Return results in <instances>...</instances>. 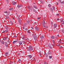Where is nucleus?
I'll return each mask as SVG.
<instances>
[{
  "label": "nucleus",
  "mask_w": 64,
  "mask_h": 64,
  "mask_svg": "<svg viewBox=\"0 0 64 64\" xmlns=\"http://www.w3.org/2000/svg\"><path fill=\"white\" fill-rule=\"evenodd\" d=\"M28 33L30 34L31 32H28Z\"/></svg>",
  "instance_id": "36"
},
{
  "label": "nucleus",
  "mask_w": 64,
  "mask_h": 64,
  "mask_svg": "<svg viewBox=\"0 0 64 64\" xmlns=\"http://www.w3.org/2000/svg\"><path fill=\"white\" fill-rule=\"evenodd\" d=\"M6 1H8V0H6Z\"/></svg>",
  "instance_id": "59"
},
{
  "label": "nucleus",
  "mask_w": 64,
  "mask_h": 64,
  "mask_svg": "<svg viewBox=\"0 0 64 64\" xmlns=\"http://www.w3.org/2000/svg\"><path fill=\"white\" fill-rule=\"evenodd\" d=\"M35 29L36 30H37V31H38L39 30V28L37 27H36Z\"/></svg>",
  "instance_id": "6"
},
{
  "label": "nucleus",
  "mask_w": 64,
  "mask_h": 64,
  "mask_svg": "<svg viewBox=\"0 0 64 64\" xmlns=\"http://www.w3.org/2000/svg\"><path fill=\"white\" fill-rule=\"evenodd\" d=\"M22 42L23 43V44H24V42Z\"/></svg>",
  "instance_id": "52"
},
{
  "label": "nucleus",
  "mask_w": 64,
  "mask_h": 64,
  "mask_svg": "<svg viewBox=\"0 0 64 64\" xmlns=\"http://www.w3.org/2000/svg\"><path fill=\"white\" fill-rule=\"evenodd\" d=\"M25 30H26V31H28V29H27V28H26Z\"/></svg>",
  "instance_id": "31"
},
{
  "label": "nucleus",
  "mask_w": 64,
  "mask_h": 64,
  "mask_svg": "<svg viewBox=\"0 0 64 64\" xmlns=\"http://www.w3.org/2000/svg\"><path fill=\"white\" fill-rule=\"evenodd\" d=\"M58 4H59L58 3V2H57L56 3L57 5H58Z\"/></svg>",
  "instance_id": "43"
},
{
  "label": "nucleus",
  "mask_w": 64,
  "mask_h": 64,
  "mask_svg": "<svg viewBox=\"0 0 64 64\" xmlns=\"http://www.w3.org/2000/svg\"><path fill=\"white\" fill-rule=\"evenodd\" d=\"M48 7H50H50H51V5L50 4H49L48 5Z\"/></svg>",
  "instance_id": "19"
},
{
  "label": "nucleus",
  "mask_w": 64,
  "mask_h": 64,
  "mask_svg": "<svg viewBox=\"0 0 64 64\" xmlns=\"http://www.w3.org/2000/svg\"><path fill=\"white\" fill-rule=\"evenodd\" d=\"M5 31H6V30H5V31H4L3 32H4H4H5Z\"/></svg>",
  "instance_id": "48"
},
{
  "label": "nucleus",
  "mask_w": 64,
  "mask_h": 64,
  "mask_svg": "<svg viewBox=\"0 0 64 64\" xmlns=\"http://www.w3.org/2000/svg\"><path fill=\"white\" fill-rule=\"evenodd\" d=\"M6 29H8V28H6Z\"/></svg>",
  "instance_id": "44"
},
{
  "label": "nucleus",
  "mask_w": 64,
  "mask_h": 64,
  "mask_svg": "<svg viewBox=\"0 0 64 64\" xmlns=\"http://www.w3.org/2000/svg\"><path fill=\"white\" fill-rule=\"evenodd\" d=\"M60 3H62V4H64V2H61V0H60Z\"/></svg>",
  "instance_id": "12"
},
{
  "label": "nucleus",
  "mask_w": 64,
  "mask_h": 64,
  "mask_svg": "<svg viewBox=\"0 0 64 64\" xmlns=\"http://www.w3.org/2000/svg\"><path fill=\"white\" fill-rule=\"evenodd\" d=\"M19 43L20 45H21L22 44V42H19Z\"/></svg>",
  "instance_id": "13"
},
{
  "label": "nucleus",
  "mask_w": 64,
  "mask_h": 64,
  "mask_svg": "<svg viewBox=\"0 0 64 64\" xmlns=\"http://www.w3.org/2000/svg\"><path fill=\"white\" fill-rule=\"evenodd\" d=\"M18 61L19 62H20L21 61V60L20 59H19Z\"/></svg>",
  "instance_id": "26"
},
{
  "label": "nucleus",
  "mask_w": 64,
  "mask_h": 64,
  "mask_svg": "<svg viewBox=\"0 0 64 64\" xmlns=\"http://www.w3.org/2000/svg\"><path fill=\"white\" fill-rule=\"evenodd\" d=\"M4 13H6V14H7L8 13V12H7V11L4 12Z\"/></svg>",
  "instance_id": "23"
},
{
  "label": "nucleus",
  "mask_w": 64,
  "mask_h": 64,
  "mask_svg": "<svg viewBox=\"0 0 64 64\" xmlns=\"http://www.w3.org/2000/svg\"><path fill=\"white\" fill-rule=\"evenodd\" d=\"M60 41H61V39H60Z\"/></svg>",
  "instance_id": "62"
},
{
  "label": "nucleus",
  "mask_w": 64,
  "mask_h": 64,
  "mask_svg": "<svg viewBox=\"0 0 64 64\" xmlns=\"http://www.w3.org/2000/svg\"><path fill=\"white\" fill-rule=\"evenodd\" d=\"M57 21H59V18H57Z\"/></svg>",
  "instance_id": "39"
},
{
  "label": "nucleus",
  "mask_w": 64,
  "mask_h": 64,
  "mask_svg": "<svg viewBox=\"0 0 64 64\" xmlns=\"http://www.w3.org/2000/svg\"><path fill=\"white\" fill-rule=\"evenodd\" d=\"M12 62V64L13 63V62Z\"/></svg>",
  "instance_id": "47"
},
{
  "label": "nucleus",
  "mask_w": 64,
  "mask_h": 64,
  "mask_svg": "<svg viewBox=\"0 0 64 64\" xmlns=\"http://www.w3.org/2000/svg\"><path fill=\"white\" fill-rule=\"evenodd\" d=\"M51 38H52V39H54L55 38V37H54V36H51Z\"/></svg>",
  "instance_id": "16"
},
{
  "label": "nucleus",
  "mask_w": 64,
  "mask_h": 64,
  "mask_svg": "<svg viewBox=\"0 0 64 64\" xmlns=\"http://www.w3.org/2000/svg\"><path fill=\"white\" fill-rule=\"evenodd\" d=\"M12 3L14 5H15L16 4V2H12Z\"/></svg>",
  "instance_id": "7"
},
{
  "label": "nucleus",
  "mask_w": 64,
  "mask_h": 64,
  "mask_svg": "<svg viewBox=\"0 0 64 64\" xmlns=\"http://www.w3.org/2000/svg\"><path fill=\"white\" fill-rule=\"evenodd\" d=\"M23 29H24V27H23Z\"/></svg>",
  "instance_id": "56"
},
{
  "label": "nucleus",
  "mask_w": 64,
  "mask_h": 64,
  "mask_svg": "<svg viewBox=\"0 0 64 64\" xmlns=\"http://www.w3.org/2000/svg\"><path fill=\"white\" fill-rule=\"evenodd\" d=\"M28 51H32L33 50V47L31 46H30L29 48H28Z\"/></svg>",
  "instance_id": "1"
},
{
  "label": "nucleus",
  "mask_w": 64,
  "mask_h": 64,
  "mask_svg": "<svg viewBox=\"0 0 64 64\" xmlns=\"http://www.w3.org/2000/svg\"><path fill=\"white\" fill-rule=\"evenodd\" d=\"M28 57L29 58H32V56L31 55H28Z\"/></svg>",
  "instance_id": "11"
},
{
  "label": "nucleus",
  "mask_w": 64,
  "mask_h": 64,
  "mask_svg": "<svg viewBox=\"0 0 64 64\" xmlns=\"http://www.w3.org/2000/svg\"><path fill=\"white\" fill-rule=\"evenodd\" d=\"M52 45L53 46H55V44H52Z\"/></svg>",
  "instance_id": "34"
},
{
  "label": "nucleus",
  "mask_w": 64,
  "mask_h": 64,
  "mask_svg": "<svg viewBox=\"0 0 64 64\" xmlns=\"http://www.w3.org/2000/svg\"><path fill=\"white\" fill-rule=\"evenodd\" d=\"M43 26L44 27H46L45 26H44V25H43Z\"/></svg>",
  "instance_id": "37"
},
{
  "label": "nucleus",
  "mask_w": 64,
  "mask_h": 64,
  "mask_svg": "<svg viewBox=\"0 0 64 64\" xmlns=\"http://www.w3.org/2000/svg\"><path fill=\"white\" fill-rule=\"evenodd\" d=\"M8 44H9V41H8Z\"/></svg>",
  "instance_id": "51"
},
{
  "label": "nucleus",
  "mask_w": 64,
  "mask_h": 64,
  "mask_svg": "<svg viewBox=\"0 0 64 64\" xmlns=\"http://www.w3.org/2000/svg\"><path fill=\"white\" fill-rule=\"evenodd\" d=\"M62 24H64V21L62 23Z\"/></svg>",
  "instance_id": "50"
},
{
  "label": "nucleus",
  "mask_w": 64,
  "mask_h": 64,
  "mask_svg": "<svg viewBox=\"0 0 64 64\" xmlns=\"http://www.w3.org/2000/svg\"><path fill=\"white\" fill-rule=\"evenodd\" d=\"M50 48V49H52V47Z\"/></svg>",
  "instance_id": "53"
},
{
  "label": "nucleus",
  "mask_w": 64,
  "mask_h": 64,
  "mask_svg": "<svg viewBox=\"0 0 64 64\" xmlns=\"http://www.w3.org/2000/svg\"><path fill=\"white\" fill-rule=\"evenodd\" d=\"M42 23L43 25H44V24H45V22L44 21L42 22Z\"/></svg>",
  "instance_id": "10"
},
{
  "label": "nucleus",
  "mask_w": 64,
  "mask_h": 64,
  "mask_svg": "<svg viewBox=\"0 0 64 64\" xmlns=\"http://www.w3.org/2000/svg\"><path fill=\"white\" fill-rule=\"evenodd\" d=\"M63 20H61V22H63Z\"/></svg>",
  "instance_id": "35"
},
{
  "label": "nucleus",
  "mask_w": 64,
  "mask_h": 64,
  "mask_svg": "<svg viewBox=\"0 0 64 64\" xmlns=\"http://www.w3.org/2000/svg\"><path fill=\"white\" fill-rule=\"evenodd\" d=\"M59 36V34H58L57 36Z\"/></svg>",
  "instance_id": "54"
},
{
  "label": "nucleus",
  "mask_w": 64,
  "mask_h": 64,
  "mask_svg": "<svg viewBox=\"0 0 64 64\" xmlns=\"http://www.w3.org/2000/svg\"><path fill=\"white\" fill-rule=\"evenodd\" d=\"M35 23H36V22H34V24H35Z\"/></svg>",
  "instance_id": "60"
},
{
  "label": "nucleus",
  "mask_w": 64,
  "mask_h": 64,
  "mask_svg": "<svg viewBox=\"0 0 64 64\" xmlns=\"http://www.w3.org/2000/svg\"><path fill=\"white\" fill-rule=\"evenodd\" d=\"M6 39V37H4V38H3V40H5V39Z\"/></svg>",
  "instance_id": "20"
},
{
  "label": "nucleus",
  "mask_w": 64,
  "mask_h": 64,
  "mask_svg": "<svg viewBox=\"0 0 64 64\" xmlns=\"http://www.w3.org/2000/svg\"><path fill=\"white\" fill-rule=\"evenodd\" d=\"M53 9L54 10H55V8L54 7H53Z\"/></svg>",
  "instance_id": "27"
},
{
  "label": "nucleus",
  "mask_w": 64,
  "mask_h": 64,
  "mask_svg": "<svg viewBox=\"0 0 64 64\" xmlns=\"http://www.w3.org/2000/svg\"><path fill=\"white\" fill-rule=\"evenodd\" d=\"M52 42H53L54 43L55 42V41L54 40H53L52 41Z\"/></svg>",
  "instance_id": "30"
},
{
  "label": "nucleus",
  "mask_w": 64,
  "mask_h": 64,
  "mask_svg": "<svg viewBox=\"0 0 64 64\" xmlns=\"http://www.w3.org/2000/svg\"><path fill=\"white\" fill-rule=\"evenodd\" d=\"M34 60H35V58H34Z\"/></svg>",
  "instance_id": "57"
},
{
  "label": "nucleus",
  "mask_w": 64,
  "mask_h": 64,
  "mask_svg": "<svg viewBox=\"0 0 64 64\" xmlns=\"http://www.w3.org/2000/svg\"><path fill=\"white\" fill-rule=\"evenodd\" d=\"M13 8H10L9 9L10 10H13Z\"/></svg>",
  "instance_id": "18"
},
{
  "label": "nucleus",
  "mask_w": 64,
  "mask_h": 64,
  "mask_svg": "<svg viewBox=\"0 0 64 64\" xmlns=\"http://www.w3.org/2000/svg\"><path fill=\"white\" fill-rule=\"evenodd\" d=\"M35 40H37V36L35 34L33 36Z\"/></svg>",
  "instance_id": "2"
},
{
  "label": "nucleus",
  "mask_w": 64,
  "mask_h": 64,
  "mask_svg": "<svg viewBox=\"0 0 64 64\" xmlns=\"http://www.w3.org/2000/svg\"><path fill=\"white\" fill-rule=\"evenodd\" d=\"M1 43H2V44H4V42L3 41H2L1 42Z\"/></svg>",
  "instance_id": "15"
},
{
  "label": "nucleus",
  "mask_w": 64,
  "mask_h": 64,
  "mask_svg": "<svg viewBox=\"0 0 64 64\" xmlns=\"http://www.w3.org/2000/svg\"><path fill=\"white\" fill-rule=\"evenodd\" d=\"M17 42V41H14L13 42V44H14L15 43H16Z\"/></svg>",
  "instance_id": "14"
},
{
  "label": "nucleus",
  "mask_w": 64,
  "mask_h": 64,
  "mask_svg": "<svg viewBox=\"0 0 64 64\" xmlns=\"http://www.w3.org/2000/svg\"><path fill=\"white\" fill-rule=\"evenodd\" d=\"M0 25H1V23L0 22Z\"/></svg>",
  "instance_id": "63"
},
{
  "label": "nucleus",
  "mask_w": 64,
  "mask_h": 64,
  "mask_svg": "<svg viewBox=\"0 0 64 64\" xmlns=\"http://www.w3.org/2000/svg\"><path fill=\"white\" fill-rule=\"evenodd\" d=\"M22 5L21 4H19L17 6L18 8H19L20 7H22Z\"/></svg>",
  "instance_id": "4"
},
{
  "label": "nucleus",
  "mask_w": 64,
  "mask_h": 64,
  "mask_svg": "<svg viewBox=\"0 0 64 64\" xmlns=\"http://www.w3.org/2000/svg\"><path fill=\"white\" fill-rule=\"evenodd\" d=\"M1 39H0V42H1Z\"/></svg>",
  "instance_id": "55"
},
{
  "label": "nucleus",
  "mask_w": 64,
  "mask_h": 64,
  "mask_svg": "<svg viewBox=\"0 0 64 64\" xmlns=\"http://www.w3.org/2000/svg\"><path fill=\"white\" fill-rule=\"evenodd\" d=\"M48 63H47V62H45L44 63V64H48Z\"/></svg>",
  "instance_id": "32"
},
{
  "label": "nucleus",
  "mask_w": 64,
  "mask_h": 64,
  "mask_svg": "<svg viewBox=\"0 0 64 64\" xmlns=\"http://www.w3.org/2000/svg\"><path fill=\"white\" fill-rule=\"evenodd\" d=\"M22 39H23V37H22Z\"/></svg>",
  "instance_id": "64"
},
{
  "label": "nucleus",
  "mask_w": 64,
  "mask_h": 64,
  "mask_svg": "<svg viewBox=\"0 0 64 64\" xmlns=\"http://www.w3.org/2000/svg\"><path fill=\"white\" fill-rule=\"evenodd\" d=\"M62 46H60V48H62Z\"/></svg>",
  "instance_id": "45"
},
{
  "label": "nucleus",
  "mask_w": 64,
  "mask_h": 64,
  "mask_svg": "<svg viewBox=\"0 0 64 64\" xmlns=\"http://www.w3.org/2000/svg\"><path fill=\"white\" fill-rule=\"evenodd\" d=\"M51 24L52 25V23H51Z\"/></svg>",
  "instance_id": "61"
},
{
  "label": "nucleus",
  "mask_w": 64,
  "mask_h": 64,
  "mask_svg": "<svg viewBox=\"0 0 64 64\" xmlns=\"http://www.w3.org/2000/svg\"><path fill=\"white\" fill-rule=\"evenodd\" d=\"M10 64H12V62H10Z\"/></svg>",
  "instance_id": "49"
},
{
  "label": "nucleus",
  "mask_w": 64,
  "mask_h": 64,
  "mask_svg": "<svg viewBox=\"0 0 64 64\" xmlns=\"http://www.w3.org/2000/svg\"><path fill=\"white\" fill-rule=\"evenodd\" d=\"M48 55H51V52H49L48 53Z\"/></svg>",
  "instance_id": "5"
},
{
  "label": "nucleus",
  "mask_w": 64,
  "mask_h": 64,
  "mask_svg": "<svg viewBox=\"0 0 64 64\" xmlns=\"http://www.w3.org/2000/svg\"><path fill=\"white\" fill-rule=\"evenodd\" d=\"M50 9L51 11L52 12L53 11V10L52 9V8H50Z\"/></svg>",
  "instance_id": "25"
},
{
  "label": "nucleus",
  "mask_w": 64,
  "mask_h": 64,
  "mask_svg": "<svg viewBox=\"0 0 64 64\" xmlns=\"http://www.w3.org/2000/svg\"><path fill=\"white\" fill-rule=\"evenodd\" d=\"M12 19H14V18H13Z\"/></svg>",
  "instance_id": "58"
},
{
  "label": "nucleus",
  "mask_w": 64,
  "mask_h": 64,
  "mask_svg": "<svg viewBox=\"0 0 64 64\" xmlns=\"http://www.w3.org/2000/svg\"><path fill=\"white\" fill-rule=\"evenodd\" d=\"M56 16H58L59 15V14H56Z\"/></svg>",
  "instance_id": "42"
},
{
  "label": "nucleus",
  "mask_w": 64,
  "mask_h": 64,
  "mask_svg": "<svg viewBox=\"0 0 64 64\" xmlns=\"http://www.w3.org/2000/svg\"><path fill=\"white\" fill-rule=\"evenodd\" d=\"M17 37V36H14V38H16Z\"/></svg>",
  "instance_id": "38"
},
{
  "label": "nucleus",
  "mask_w": 64,
  "mask_h": 64,
  "mask_svg": "<svg viewBox=\"0 0 64 64\" xmlns=\"http://www.w3.org/2000/svg\"><path fill=\"white\" fill-rule=\"evenodd\" d=\"M49 57H50V59H51L52 58V56H50Z\"/></svg>",
  "instance_id": "22"
},
{
  "label": "nucleus",
  "mask_w": 64,
  "mask_h": 64,
  "mask_svg": "<svg viewBox=\"0 0 64 64\" xmlns=\"http://www.w3.org/2000/svg\"><path fill=\"white\" fill-rule=\"evenodd\" d=\"M5 45L6 47H8V44H7V42H5Z\"/></svg>",
  "instance_id": "9"
},
{
  "label": "nucleus",
  "mask_w": 64,
  "mask_h": 64,
  "mask_svg": "<svg viewBox=\"0 0 64 64\" xmlns=\"http://www.w3.org/2000/svg\"><path fill=\"white\" fill-rule=\"evenodd\" d=\"M40 18H41V17H38L37 18V19H40Z\"/></svg>",
  "instance_id": "28"
},
{
  "label": "nucleus",
  "mask_w": 64,
  "mask_h": 64,
  "mask_svg": "<svg viewBox=\"0 0 64 64\" xmlns=\"http://www.w3.org/2000/svg\"><path fill=\"white\" fill-rule=\"evenodd\" d=\"M57 25L56 24H54V28H55L56 27H57Z\"/></svg>",
  "instance_id": "8"
},
{
  "label": "nucleus",
  "mask_w": 64,
  "mask_h": 64,
  "mask_svg": "<svg viewBox=\"0 0 64 64\" xmlns=\"http://www.w3.org/2000/svg\"><path fill=\"white\" fill-rule=\"evenodd\" d=\"M41 2L42 3V4H43V2L42 1V2Z\"/></svg>",
  "instance_id": "46"
},
{
  "label": "nucleus",
  "mask_w": 64,
  "mask_h": 64,
  "mask_svg": "<svg viewBox=\"0 0 64 64\" xmlns=\"http://www.w3.org/2000/svg\"><path fill=\"white\" fill-rule=\"evenodd\" d=\"M40 38H44V36H41L40 37Z\"/></svg>",
  "instance_id": "17"
},
{
  "label": "nucleus",
  "mask_w": 64,
  "mask_h": 64,
  "mask_svg": "<svg viewBox=\"0 0 64 64\" xmlns=\"http://www.w3.org/2000/svg\"><path fill=\"white\" fill-rule=\"evenodd\" d=\"M5 54L6 55H7L8 54V52H5Z\"/></svg>",
  "instance_id": "29"
},
{
  "label": "nucleus",
  "mask_w": 64,
  "mask_h": 64,
  "mask_svg": "<svg viewBox=\"0 0 64 64\" xmlns=\"http://www.w3.org/2000/svg\"><path fill=\"white\" fill-rule=\"evenodd\" d=\"M33 11L34 12H36V10L35 9L33 10Z\"/></svg>",
  "instance_id": "33"
},
{
  "label": "nucleus",
  "mask_w": 64,
  "mask_h": 64,
  "mask_svg": "<svg viewBox=\"0 0 64 64\" xmlns=\"http://www.w3.org/2000/svg\"><path fill=\"white\" fill-rule=\"evenodd\" d=\"M34 8H36V9L37 8V7H36V6H34Z\"/></svg>",
  "instance_id": "21"
},
{
  "label": "nucleus",
  "mask_w": 64,
  "mask_h": 64,
  "mask_svg": "<svg viewBox=\"0 0 64 64\" xmlns=\"http://www.w3.org/2000/svg\"><path fill=\"white\" fill-rule=\"evenodd\" d=\"M32 29H34V28L33 27H31Z\"/></svg>",
  "instance_id": "40"
},
{
  "label": "nucleus",
  "mask_w": 64,
  "mask_h": 64,
  "mask_svg": "<svg viewBox=\"0 0 64 64\" xmlns=\"http://www.w3.org/2000/svg\"><path fill=\"white\" fill-rule=\"evenodd\" d=\"M45 55L46 56V57H47L48 56V55L46 53H45Z\"/></svg>",
  "instance_id": "24"
},
{
  "label": "nucleus",
  "mask_w": 64,
  "mask_h": 64,
  "mask_svg": "<svg viewBox=\"0 0 64 64\" xmlns=\"http://www.w3.org/2000/svg\"><path fill=\"white\" fill-rule=\"evenodd\" d=\"M6 32H8V30H6Z\"/></svg>",
  "instance_id": "41"
},
{
  "label": "nucleus",
  "mask_w": 64,
  "mask_h": 64,
  "mask_svg": "<svg viewBox=\"0 0 64 64\" xmlns=\"http://www.w3.org/2000/svg\"><path fill=\"white\" fill-rule=\"evenodd\" d=\"M28 8L30 11V10L31 12L32 11V8H31L30 6L28 7Z\"/></svg>",
  "instance_id": "3"
}]
</instances>
